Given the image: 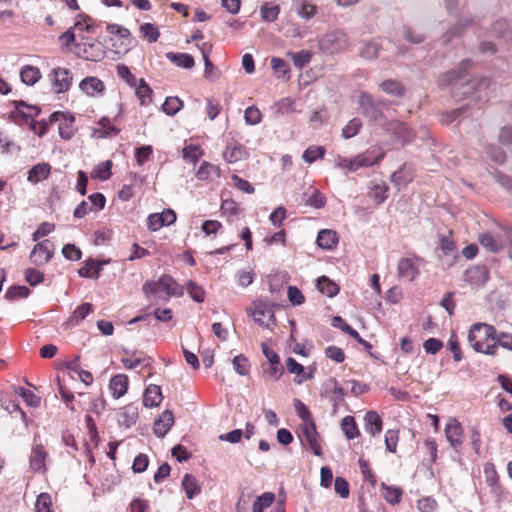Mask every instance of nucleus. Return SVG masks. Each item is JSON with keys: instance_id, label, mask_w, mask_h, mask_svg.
I'll return each mask as SVG.
<instances>
[{"instance_id": "21", "label": "nucleus", "mask_w": 512, "mask_h": 512, "mask_svg": "<svg viewBox=\"0 0 512 512\" xmlns=\"http://www.w3.org/2000/svg\"><path fill=\"white\" fill-rule=\"evenodd\" d=\"M138 416V406L135 404H128L118 412V422L120 425L129 428L136 423Z\"/></svg>"}, {"instance_id": "4", "label": "nucleus", "mask_w": 512, "mask_h": 512, "mask_svg": "<svg viewBox=\"0 0 512 512\" xmlns=\"http://www.w3.org/2000/svg\"><path fill=\"white\" fill-rule=\"evenodd\" d=\"M106 30L113 36L111 41L116 54H126L136 43L135 38L132 36L129 29L121 25L109 24L107 25Z\"/></svg>"}, {"instance_id": "49", "label": "nucleus", "mask_w": 512, "mask_h": 512, "mask_svg": "<svg viewBox=\"0 0 512 512\" xmlns=\"http://www.w3.org/2000/svg\"><path fill=\"white\" fill-rule=\"evenodd\" d=\"M260 13L263 21L273 22L278 18L280 7L278 5H270L266 3L261 7Z\"/></svg>"}, {"instance_id": "60", "label": "nucleus", "mask_w": 512, "mask_h": 512, "mask_svg": "<svg viewBox=\"0 0 512 512\" xmlns=\"http://www.w3.org/2000/svg\"><path fill=\"white\" fill-rule=\"evenodd\" d=\"M153 148L150 145L141 146L135 151V159L138 165H143L152 155Z\"/></svg>"}, {"instance_id": "1", "label": "nucleus", "mask_w": 512, "mask_h": 512, "mask_svg": "<svg viewBox=\"0 0 512 512\" xmlns=\"http://www.w3.org/2000/svg\"><path fill=\"white\" fill-rule=\"evenodd\" d=\"M97 26L91 17L79 15L78 20L60 39L69 46L73 44L71 50L82 59L88 61H101L106 54L104 45L94 38Z\"/></svg>"}, {"instance_id": "30", "label": "nucleus", "mask_w": 512, "mask_h": 512, "mask_svg": "<svg viewBox=\"0 0 512 512\" xmlns=\"http://www.w3.org/2000/svg\"><path fill=\"white\" fill-rule=\"evenodd\" d=\"M381 494L383 498L391 505H396L401 501L403 490L396 486L381 485Z\"/></svg>"}, {"instance_id": "9", "label": "nucleus", "mask_w": 512, "mask_h": 512, "mask_svg": "<svg viewBox=\"0 0 512 512\" xmlns=\"http://www.w3.org/2000/svg\"><path fill=\"white\" fill-rule=\"evenodd\" d=\"M423 262L424 259L417 255L401 258L397 266L399 277L413 281L419 275V265Z\"/></svg>"}, {"instance_id": "32", "label": "nucleus", "mask_w": 512, "mask_h": 512, "mask_svg": "<svg viewBox=\"0 0 512 512\" xmlns=\"http://www.w3.org/2000/svg\"><path fill=\"white\" fill-rule=\"evenodd\" d=\"M167 58L176 66L190 69L194 66V58L188 53H167Z\"/></svg>"}, {"instance_id": "51", "label": "nucleus", "mask_w": 512, "mask_h": 512, "mask_svg": "<svg viewBox=\"0 0 512 512\" xmlns=\"http://www.w3.org/2000/svg\"><path fill=\"white\" fill-rule=\"evenodd\" d=\"M398 441H399V430L389 429L386 431L385 445H386V449L390 453H396Z\"/></svg>"}, {"instance_id": "40", "label": "nucleus", "mask_w": 512, "mask_h": 512, "mask_svg": "<svg viewBox=\"0 0 512 512\" xmlns=\"http://www.w3.org/2000/svg\"><path fill=\"white\" fill-rule=\"evenodd\" d=\"M182 487L186 492V496L189 499H192L194 496L200 493V488L198 486L197 480L190 474H186L182 481Z\"/></svg>"}, {"instance_id": "24", "label": "nucleus", "mask_w": 512, "mask_h": 512, "mask_svg": "<svg viewBox=\"0 0 512 512\" xmlns=\"http://www.w3.org/2000/svg\"><path fill=\"white\" fill-rule=\"evenodd\" d=\"M478 240L483 248L492 253H498L504 248V244L501 238L488 232L481 233L478 237Z\"/></svg>"}, {"instance_id": "3", "label": "nucleus", "mask_w": 512, "mask_h": 512, "mask_svg": "<svg viewBox=\"0 0 512 512\" xmlns=\"http://www.w3.org/2000/svg\"><path fill=\"white\" fill-rule=\"evenodd\" d=\"M142 290L147 298L153 296L157 299L163 300L183 295L182 286H180L174 278L168 274L162 275L158 280L145 282Z\"/></svg>"}, {"instance_id": "35", "label": "nucleus", "mask_w": 512, "mask_h": 512, "mask_svg": "<svg viewBox=\"0 0 512 512\" xmlns=\"http://www.w3.org/2000/svg\"><path fill=\"white\" fill-rule=\"evenodd\" d=\"M388 193H389V187L385 183L375 184L370 188L368 196L377 205H379V204H382L388 198Z\"/></svg>"}, {"instance_id": "42", "label": "nucleus", "mask_w": 512, "mask_h": 512, "mask_svg": "<svg viewBox=\"0 0 512 512\" xmlns=\"http://www.w3.org/2000/svg\"><path fill=\"white\" fill-rule=\"evenodd\" d=\"M382 90L390 95L403 96L405 92L404 86L396 80L388 79L382 82Z\"/></svg>"}, {"instance_id": "15", "label": "nucleus", "mask_w": 512, "mask_h": 512, "mask_svg": "<svg viewBox=\"0 0 512 512\" xmlns=\"http://www.w3.org/2000/svg\"><path fill=\"white\" fill-rule=\"evenodd\" d=\"M121 362L123 366L129 370L135 369L141 365L142 368L148 370L149 375H151L153 359L143 353L134 351L130 356L123 357Z\"/></svg>"}, {"instance_id": "57", "label": "nucleus", "mask_w": 512, "mask_h": 512, "mask_svg": "<svg viewBox=\"0 0 512 512\" xmlns=\"http://www.w3.org/2000/svg\"><path fill=\"white\" fill-rule=\"evenodd\" d=\"M55 230V224L50 222L41 223L36 231L32 234V240L38 241L40 238L47 236Z\"/></svg>"}, {"instance_id": "58", "label": "nucleus", "mask_w": 512, "mask_h": 512, "mask_svg": "<svg viewBox=\"0 0 512 512\" xmlns=\"http://www.w3.org/2000/svg\"><path fill=\"white\" fill-rule=\"evenodd\" d=\"M287 296L293 306L302 305L305 302L304 295L296 286L288 287Z\"/></svg>"}, {"instance_id": "20", "label": "nucleus", "mask_w": 512, "mask_h": 512, "mask_svg": "<svg viewBox=\"0 0 512 512\" xmlns=\"http://www.w3.org/2000/svg\"><path fill=\"white\" fill-rule=\"evenodd\" d=\"M248 152L246 148L239 143H233L228 145L223 152V158L228 163H236L238 161L246 159Z\"/></svg>"}, {"instance_id": "29", "label": "nucleus", "mask_w": 512, "mask_h": 512, "mask_svg": "<svg viewBox=\"0 0 512 512\" xmlns=\"http://www.w3.org/2000/svg\"><path fill=\"white\" fill-rule=\"evenodd\" d=\"M20 78L26 85L32 86L41 78L39 68L32 65H25L20 71Z\"/></svg>"}, {"instance_id": "56", "label": "nucleus", "mask_w": 512, "mask_h": 512, "mask_svg": "<svg viewBox=\"0 0 512 512\" xmlns=\"http://www.w3.org/2000/svg\"><path fill=\"white\" fill-rule=\"evenodd\" d=\"M294 407L296 409L297 415L300 417L303 423L313 421L311 412L302 401L299 399H294Z\"/></svg>"}, {"instance_id": "52", "label": "nucleus", "mask_w": 512, "mask_h": 512, "mask_svg": "<svg viewBox=\"0 0 512 512\" xmlns=\"http://www.w3.org/2000/svg\"><path fill=\"white\" fill-rule=\"evenodd\" d=\"M362 127V122L359 118H353L348 122V124L342 129V136L345 139H349L358 134L360 128Z\"/></svg>"}, {"instance_id": "2", "label": "nucleus", "mask_w": 512, "mask_h": 512, "mask_svg": "<svg viewBox=\"0 0 512 512\" xmlns=\"http://www.w3.org/2000/svg\"><path fill=\"white\" fill-rule=\"evenodd\" d=\"M497 336L494 326L486 323L472 325L468 334L470 346L479 353L495 355L497 351Z\"/></svg>"}, {"instance_id": "8", "label": "nucleus", "mask_w": 512, "mask_h": 512, "mask_svg": "<svg viewBox=\"0 0 512 512\" xmlns=\"http://www.w3.org/2000/svg\"><path fill=\"white\" fill-rule=\"evenodd\" d=\"M300 429L302 432V442L306 444L316 456H322L321 439L314 420L308 423H302Z\"/></svg>"}, {"instance_id": "41", "label": "nucleus", "mask_w": 512, "mask_h": 512, "mask_svg": "<svg viewBox=\"0 0 512 512\" xmlns=\"http://www.w3.org/2000/svg\"><path fill=\"white\" fill-rule=\"evenodd\" d=\"M184 106L183 101L178 97H167L162 105V110L169 116L175 115Z\"/></svg>"}, {"instance_id": "13", "label": "nucleus", "mask_w": 512, "mask_h": 512, "mask_svg": "<svg viewBox=\"0 0 512 512\" xmlns=\"http://www.w3.org/2000/svg\"><path fill=\"white\" fill-rule=\"evenodd\" d=\"M385 156L384 151L381 147L378 146H371L363 153L358 154L355 156L356 161V167L362 168V167H371L375 164H378Z\"/></svg>"}, {"instance_id": "31", "label": "nucleus", "mask_w": 512, "mask_h": 512, "mask_svg": "<svg viewBox=\"0 0 512 512\" xmlns=\"http://www.w3.org/2000/svg\"><path fill=\"white\" fill-rule=\"evenodd\" d=\"M341 429L348 440H352L360 436V431L353 416L348 415L342 419Z\"/></svg>"}, {"instance_id": "62", "label": "nucleus", "mask_w": 512, "mask_h": 512, "mask_svg": "<svg viewBox=\"0 0 512 512\" xmlns=\"http://www.w3.org/2000/svg\"><path fill=\"white\" fill-rule=\"evenodd\" d=\"M334 489L337 494L342 498H348L350 494L349 484L343 477H336L334 482Z\"/></svg>"}, {"instance_id": "26", "label": "nucleus", "mask_w": 512, "mask_h": 512, "mask_svg": "<svg viewBox=\"0 0 512 512\" xmlns=\"http://www.w3.org/2000/svg\"><path fill=\"white\" fill-rule=\"evenodd\" d=\"M163 399L161 388L158 385H149L144 392L143 404L145 407H156Z\"/></svg>"}, {"instance_id": "14", "label": "nucleus", "mask_w": 512, "mask_h": 512, "mask_svg": "<svg viewBox=\"0 0 512 512\" xmlns=\"http://www.w3.org/2000/svg\"><path fill=\"white\" fill-rule=\"evenodd\" d=\"M445 436L451 447L458 451L464 442L462 425L457 419H450L445 427Z\"/></svg>"}, {"instance_id": "12", "label": "nucleus", "mask_w": 512, "mask_h": 512, "mask_svg": "<svg viewBox=\"0 0 512 512\" xmlns=\"http://www.w3.org/2000/svg\"><path fill=\"white\" fill-rule=\"evenodd\" d=\"M74 117L63 112H54L50 115V124L59 122V135L62 139L69 140L75 133Z\"/></svg>"}, {"instance_id": "6", "label": "nucleus", "mask_w": 512, "mask_h": 512, "mask_svg": "<svg viewBox=\"0 0 512 512\" xmlns=\"http://www.w3.org/2000/svg\"><path fill=\"white\" fill-rule=\"evenodd\" d=\"M247 312L257 324L263 327H269L270 323L275 321L272 305L262 300L254 301Z\"/></svg>"}, {"instance_id": "55", "label": "nucleus", "mask_w": 512, "mask_h": 512, "mask_svg": "<svg viewBox=\"0 0 512 512\" xmlns=\"http://www.w3.org/2000/svg\"><path fill=\"white\" fill-rule=\"evenodd\" d=\"M187 292L189 293L190 297L198 302V303H201L204 301V298H205V291L203 290L202 287H200L199 285H197L195 282L193 281H189L188 282V285H187Z\"/></svg>"}, {"instance_id": "7", "label": "nucleus", "mask_w": 512, "mask_h": 512, "mask_svg": "<svg viewBox=\"0 0 512 512\" xmlns=\"http://www.w3.org/2000/svg\"><path fill=\"white\" fill-rule=\"evenodd\" d=\"M40 114V108L33 105H28L23 101L15 102V109L11 112V116L14 119L15 123L22 124H30L32 129L34 130V118Z\"/></svg>"}, {"instance_id": "33", "label": "nucleus", "mask_w": 512, "mask_h": 512, "mask_svg": "<svg viewBox=\"0 0 512 512\" xmlns=\"http://www.w3.org/2000/svg\"><path fill=\"white\" fill-rule=\"evenodd\" d=\"M484 475L485 481L489 487H491L493 492H497L500 488L499 484V475L496 471L494 464L486 463L484 465Z\"/></svg>"}, {"instance_id": "61", "label": "nucleus", "mask_w": 512, "mask_h": 512, "mask_svg": "<svg viewBox=\"0 0 512 512\" xmlns=\"http://www.w3.org/2000/svg\"><path fill=\"white\" fill-rule=\"evenodd\" d=\"M325 355L327 358L337 363H342L345 360V354L343 350L340 347L334 345L328 346L325 349Z\"/></svg>"}, {"instance_id": "16", "label": "nucleus", "mask_w": 512, "mask_h": 512, "mask_svg": "<svg viewBox=\"0 0 512 512\" xmlns=\"http://www.w3.org/2000/svg\"><path fill=\"white\" fill-rule=\"evenodd\" d=\"M79 88L86 95L95 97L102 95L105 92L106 86L101 79L95 76H88L80 81Z\"/></svg>"}, {"instance_id": "34", "label": "nucleus", "mask_w": 512, "mask_h": 512, "mask_svg": "<svg viewBox=\"0 0 512 512\" xmlns=\"http://www.w3.org/2000/svg\"><path fill=\"white\" fill-rule=\"evenodd\" d=\"M317 288L322 294L328 297H334L339 293L338 285L326 276H322L318 279Z\"/></svg>"}, {"instance_id": "47", "label": "nucleus", "mask_w": 512, "mask_h": 512, "mask_svg": "<svg viewBox=\"0 0 512 512\" xmlns=\"http://www.w3.org/2000/svg\"><path fill=\"white\" fill-rule=\"evenodd\" d=\"M262 368H263L264 375L274 381H277L284 373V368L280 364V361L277 362V364H274V363H268L267 365L263 364Z\"/></svg>"}, {"instance_id": "54", "label": "nucleus", "mask_w": 512, "mask_h": 512, "mask_svg": "<svg viewBox=\"0 0 512 512\" xmlns=\"http://www.w3.org/2000/svg\"><path fill=\"white\" fill-rule=\"evenodd\" d=\"M244 119L248 125H257L262 120V113L256 106H250L245 110Z\"/></svg>"}, {"instance_id": "19", "label": "nucleus", "mask_w": 512, "mask_h": 512, "mask_svg": "<svg viewBox=\"0 0 512 512\" xmlns=\"http://www.w3.org/2000/svg\"><path fill=\"white\" fill-rule=\"evenodd\" d=\"M129 379L125 374H117L113 376L109 382V389L112 396L116 399L124 396L128 390Z\"/></svg>"}, {"instance_id": "22", "label": "nucleus", "mask_w": 512, "mask_h": 512, "mask_svg": "<svg viewBox=\"0 0 512 512\" xmlns=\"http://www.w3.org/2000/svg\"><path fill=\"white\" fill-rule=\"evenodd\" d=\"M364 426L366 432L372 437L380 434L383 428V421L375 411H368L364 416Z\"/></svg>"}, {"instance_id": "39", "label": "nucleus", "mask_w": 512, "mask_h": 512, "mask_svg": "<svg viewBox=\"0 0 512 512\" xmlns=\"http://www.w3.org/2000/svg\"><path fill=\"white\" fill-rule=\"evenodd\" d=\"M203 149L196 144H189L183 148V158L186 161H190L196 164L198 160L203 156Z\"/></svg>"}, {"instance_id": "59", "label": "nucleus", "mask_w": 512, "mask_h": 512, "mask_svg": "<svg viewBox=\"0 0 512 512\" xmlns=\"http://www.w3.org/2000/svg\"><path fill=\"white\" fill-rule=\"evenodd\" d=\"M148 465L149 457L144 453H140L133 461L132 470L134 473H142L147 469Z\"/></svg>"}, {"instance_id": "28", "label": "nucleus", "mask_w": 512, "mask_h": 512, "mask_svg": "<svg viewBox=\"0 0 512 512\" xmlns=\"http://www.w3.org/2000/svg\"><path fill=\"white\" fill-rule=\"evenodd\" d=\"M105 262L88 259L84 262L83 266L78 270V274L85 278L97 279L100 275L102 264Z\"/></svg>"}, {"instance_id": "23", "label": "nucleus", "mask_w": 512, "mask_h": 512, "mask_svg": "<svg viewBox=\"0 0 512 512\" xmlns=\"http://www.w3.org/2000/svg\"><path fill=\"white\" fill-rule=\"evenodd\" d=\"M339 238L334 230L323 229L318 233L316 243L325 250H333L338 244Z\"/></svg>"}, {"instance_id": "63", "label": "nucleus", "mask_w": 512, "mask_h": 512, "mask_svg": "<svg viewBox=\"0 0 512 512\" xmlns=\"http://www.w3.org/2000/svg\"><path fill=\"white\" fill-rule=\"evenodd\" d=\"M62 253L68 260L77 261L82 257L81 250L74 244H66L62 249Z\"/></svg>"}, {"instance_id": "37", "label": "nucleus", "mask_w": 512, "mask_h": 512, "mask_svg": "<svg viewBox=\"0 0 512 512\" xmlns=\"http://www.w3.org/2000/svg\"><path fill=\"white\" fill-rule=\"evenodd\" d=\"M92 312V305L90 303H83L78 306L68 319L70 325H78Z\"/></svg>"}, {"instance_id": "46", "label": "nucleus", "mask_w": 512, "mask_h": 512, "mask_svg": "<svg viewBox=\"0 0 512 512\" xmlns=\"http://www.w3.org/2000/svg\"><path fill=\"white\" fill-rule=\"evenodd\" d=\"M112 162L110 160L104 161L96 166L94 171L91 173L92 178L100 180H107L111 176Z\"/></svg>"}, {"instance_id": "50", "label": "nucleus", "mask_w": 512, "mask_h": 512, "mask_svg": "<svg viewBox=\"0 0 512 512\" xmlns=\"http://www.w3.org/2000/svg\"><path fill=\"white\" fill-rule=\"evenodd\" d=\"M395 135L401 140L403 143L410 142L415 134L412 130H410L406 124L397 122L394 126Z\"/></svg>"}, {"instance_id": "38", "label": "nucleus", "mask_w": 512, "mask_h": 512, "mask_svg": "<svg viewBox=\"0 0 512 512\" xmlns=\"http://www.w3.org/2000/svg\"><path fill=\"white\" fill-rule=\"evenodd\" d=\"M275 500V494L272 492H265L253 503L252 512H263L264 509L270 507Z\"/></svg>"}, {"instance_id": "18", "label": "nucleus", "mask_w": 512, "mask_h": 512, "mask_svg": "<svg viewBox=\"0 0 512 512\" xmlns=\"http://www.w3.org/2000/svg\"><path fill=\"white\" fill-rule=\"evenodd\" d=\"M414 179V169L403 164L391 177V182L398 187H405Z\"/></svg>"}, {"instance_id": "17", "label": "nucleus", "mask_w": 512, "mask_h": 512, "mask_svg": "<svg viewBox=\"0 0 512 512\" xmlns=\"http://www.w3.org/2000/svg\"><path fill=\"white\" fill-rule=\"evenodd\" d=\"M174 424V415L170 410L163 411L155 420L153 430L158 437L165 436Z\"/></svg>"}, {"instance_id": "43", "label": "nucleus", "mask_w": 512, "mask_h": 512, "mask_svg": "<svg viewBox=\"0 0 512 512\" xmlns=\"http://www.w3.org/2000/svg\"><path fill=\"white\" fill-rule=\"evenodd\" d=\"M326 150L323 146H309L303 153V160L307 163H313L325 156Z\"/></svg>"}, {"instance_id": "64", "label": "nucleus", "mask_w": 512, "mask_h": 512, "mask_svg": "<svg viewBox=\"0 0 512 512\" xmlns=\"http://www.w3.org/2000/svg\"><path fill=\"white\" fill-rule=\"evenodd\" d=\"M437 507V502L432 497H424L417 501V508L420 512H433Z\"/></svg>"}, {"instance_id": "27", "label": "nucleus", "mask_w": 512, "mask_h": 512, "mask_svg": "<svg viewBox=\"0 0 512 512\" xmlns=\"http://www.w3.org/2000/svg\"><path fill=\"white\" fill-rule=\"evenodd\" d=\"M51 172V166L48 163H39L33 166L28 172V181L36 184L47 179Z\"/></svg>"}, {"instance_id": "11", "label": "nucleus", "mask_w": 512, "mask_h": 512, "mask_svg": "<svg viewBox=\"0 0 512 512\" xmlns=\"http://www.w3.org/2000/svg\"><path fill=\"white\" fill-rule=\"evenodd\" d=\"M54 249L53 242L48 239L38 242L30 253L31 262L38 266L48 263L53 257Z\"/></svg>"}, {"instance_id": "25", "label": "nucleus", "mask_w": 512, "mask_h": 512, "mask_svg": "<svg viewBox=\"0 0 512 512\" xmlns=\"http://www.w3.org/2000/svg\"><path fill=\"white\" fill-rule=\"evenodd\" d=\"M221 169L217 165L204 161L196 172V178L200 181H208L213 178H220Z\"/></svg>"}, {"instance_id": "44", "label": "nucleus", "mask_w": 512, "mask_h": 512, "mask_svg": "<svg viewBox=\"0 0 512 512\" xmlns=\"http://www.w3.org/2000/svg\"><path fill=\"white\" fill-rule=\"evenodd\" d=\"M136 87V95L142 105H147L151 102L152 89L145 82L144 79H140L139 85Z\"/></svg>"}, {"instance_id": "53", "label": "nucleus", "mask_w": 512, "mask_h": 512, "mask_svg": "<svg viewBox=\"0 0 512 512\" xmlns=\"http://www.w3.org/2000/svg\"><path fill=\"white\" fill-rule=\"evenodd\" d=\"M117 75L123 79L128 85L136 86L137 80L135 75L130 71L129 67L125 64H118L116 67Z\"/></svg>"}, {"instance_id": "36", "label": "nucleus", "mask_w": 512, "mask_h": 512, "mask_svg": "<svg viewBox=\"0 0 512 512\" xmlns=\"http://www.w3.org/2000/svg\"><path fill=\"white\" fill-rule=\"evenodd\" d=\"M140 36L148 43H154L160 37L158 27L152 23H143L139 27Z\"/></svg>"}, {"instance_id": "5", "label": "nucleus", "mask_w": 512, "mask_h": 512, "mask_svg": "<svg viewBox=\"0 0 512 512\" xmlns=\"http://www.w3.org/2000/svg\"><path fill=\"white\" fill-rule=\"evenodd\" d=\"M38 440L39 435H35L29 456V467L33 472L45 474L47 472L48 451L45 445Z\"/></svg>"}, {"instance_id": "45", "label": "nucleus", "mask_w": 512, "mask_h": 512, "mask_svg": "<svg viewBox=\"0 0 512 512\" xmlns=\"http://www.w3.org/2000/svg\"><path fill=\"white\" fill-rule=\"evenodd\" d=\"M234 370L241 376H246L250 372V362L243 354L237 355L232 361Z\"/></svg>"}, {"instance_id": "10", "label": "nucleus", "mask_w": 512, "mask_h": 512, "mask_svg": "<svg viewBox=\"0 0 512 512\" xmlns=\"http://www.w3.org/2000/svg\"><path fill=\"white\" fill-rule=\"evenodd\" d=\"M52 83V88L56 93L67 92L73 81L72 72L65 67L54 68L49 74Z\"/></svg>"}, {"instance_id": "48", "label": "nucleus", "mask_w": 512, "mask_h": 512, "mask_svg": "<svg viewBox=\"0 0 512 512\" xmlns=\"http://www.w3.org/2000/svg\"><path fill=\"white\" fill-rule=\"evenodd\" d=\"M36 512H53V505L51 496L48 493H41L38 495L35 502Z\"/></svg>"}]
</instances>
